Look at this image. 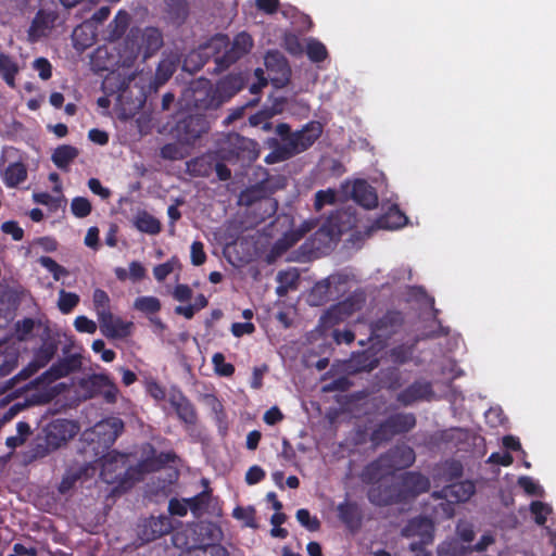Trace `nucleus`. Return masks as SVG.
<instances>
[{
  "mask_svg": "<svg viewBox=\"0 0 556 556\" xmlns=\"http://www.w3.org/2000/svg\"><path fill=\"white\" fill-rule=\"evenodd\" d=\"M164 38L160 28L148 26L146 28L131 27L119 47L118 55L123 66L130 67L138 58L147 61L163 47Z\"/></svg>",
  "mask_w": 556,
  "mask_h": 556,
  "instance_id": "f257e3e1",
  "label": "nucleus"
},
{
  "mask_svg": "<svg viewBox=\"0 0 556 556\" xmlns=\"http://www.w3.org/2000/svg\"><path fill=\"white\" fill-rule=\"evenodd\" d=\"M128 456L111 451L101 457L100 476L105 483H123L125 478L139 480L146 472H152L169 460L168 454H162L159 459L148 458L138 464L137 469L127 466Z\"/></svg>",
  "mask_w": 556,
  "mask_h": 556,
  "instance_id": "f03ea898",
  "label": "nucleus"
},
{
  "mask_svg": "<svg viewBox=\"0 0 556 556\" xmlns=\"http://www.w3.org/2000/svg\"><path fill=\"white\" fill-rule=\"evenodd\" d=\"M215 151L220 160L240 163L243 167L251 165L260 155L257 142L237 132L223 134L216 141Z\"/></svg>",
  "mask_w": 556,
  "mask_h": 556,
  "instance_id": "7ed1b4c3",
  "label": "nucleus"
},
{
  "mask_svg": "<svg viewBox=\"0 0 556 556\" xmlns=\"http://www.w3.org/2000/svg\"><path fill=\"white\" fill-rule=\"evenodd\" d=\"M229 46V39L226 35H216L214 36L207 48L219 50L220 48H227L223 55L215 58L216 68L219 71H225L231 64L237 62L240 58L250 52L253 47V39L251 35L245 31L239 33L235 36L231 46Z\"/></svg>",
  "mask_w": 556,
  "mask_h": 556,
  "instance_id": "20e7f679",
  "label": "nucleus"
},
{
  "mask_svg": "<svg viewBox=\"0 0 556 556\" xmlns=\"http://www.w3.org/2000/svg\"><path fill=\"white\" fill-rule=\"evenodd\" d=\"M249 77L244 73H230L222 77L215 88H211L206 92V98L198 106L204 110H216L225 102L229 101L233 96L241 91Z\"/></svg>",
  "mask_w": 556,
  "mask_h": 556,
  "instance_id": "39448f33",
  "label": "nucleus"
},
{
  "mask_svg": "<svg viewBox=\"0 0 556 556\" xmlns=\"http://www.w3.org/2000/svg\"><path fill=\"white\" fill-rule=\"evenodd\" d=\"M113 80H117L115 84V89H112L113 92L117 93V100L121 105L124 106V110L128 111H138L146 103V92L142 86H139L137 81H135V77L129 75L127 77L121 78L119 75L117 77H106L103 81V86L105 89H109L110 86L113 85Z\"/></svg>",
  "mask_w": 556,
  "mask_h": 556,
  "instance_id": "423d86ee",
  "label": "nucleus"
},
{
  "mask_svg": "<svg viewBox=\"0 0 556 556\" xmlns=\"http://www.w3.org/2000/svg\"><path fill=\"white\" fill-rule=\"evenodd\" d=\"M268 185V180L264 179L261 182L247 188L241 191L238 201L240 205L244 206L258 204V208L263 210L262 219L275 215L278 210L277 200L271 198L274 190L269 188Z\"/></svg>",
  "mask_w": 556,
  "mask_h": 556,
  "instance_id": "0eeeda50",
  "label": "nucleus"
},
{
  "mask_svg": "<svg viewBox=\"0 0 556 556\" xmlns=\"http://www.w3.org/2000/svg\"><path fill=\"white\" fill-rule=\"evenodd\" d=\"M123 430V420L117 417H111L99 421L92 429L85 431L84 438L86 441L98 445V447L93 446L92 448L96 451V454H99L98 448L104 451L111 447Z\"/></svg>",
  "mask_w": 556,
  "mask_h": 556,
  "instance_id": "6e6552de",
  "label": "nucleus"
},
{
  "mask_svg": "<svg viewBox=\"0 0 556 556\" xmlns=\"http://www.w3.org/2000/svg\"><path fill=\"white\" fill-rule=\"evenodd\" d=\"M405 323L404 314L397 309H388L370 325V339L376 340L380 348H387V342L402 331Z\"/></svg>",
  "mask_w": 556,
  "mask_h": 556,
  "instance_id": "1a4fd4ad",
  "label": "nucleus"
},
{
  "mask_svg": "<svg viewBox=\"0 0 556 556\" xmlns=\"http://www.w3.org/2000/svg\"><path fill=\"white\" fill-rule=\"evenodd\" d=\"M434 300H431V312L429 315L431 318L429 323L426 324L416 336L415 343H418L428 339H440L443 338L445 340L446 348H458L460 344H464V339L459 333L451 334V330L448 327H443L441 321L438 318L439 311L434 308Z\"/></svg>",
  "mask_w": 556,
  "mask_h": 556,
  "instance_id": "9d476101",
  "label": "nucleus"
},
{
  "mask_svg": "<svg viewBox=\"0 0 556 556\" xmlns=\"http://www.w3.org/2000/svg\"><path fill=\"white\" fill-rule=\"evenodd\" d=\"M172 529L173 523L169 516H151L138 522L137 536L142 543H149L169 533Z\"/></svg>",
  "mask_w": 556,
  "mask_h": 556,
  "instance_id": "9b49d317",
  "label": "nucleus"
},
{
  "mask_svg": "<svg viewBox=\"0 0 556 556\" xmlns=\"http://www.w3.org/2000/svg\"><path fill=\"white\" fill-rule=\"evenodd\" d=\"M208 130V122L204 115L190 114L178 121L176 132L178 139L186 143H194L204 132Z\"/></svg>",
  "mask_w": 556,
  "mask_h": 556,
  "instance_id": "f8f14e48",
  "label": "nucleus"
},
{
  "mask_svg": "<svg viewBox=\"0 0 556 556\" xmlns=\"http://www.w3.org/2000/svg\"><path fill=\"white\" fill-rule=\"evenodd\" d=\"M45 438L52 448H59L63 443L76 435L78 427L67 419H56L48 424L45 429Z\"/></svg>",
  "mask_w": 556,
  "mask_h": 556,
  "instance_id": "ddd939ff",
  "label": "nucleus"
},
{
  "mask_svg": "<svg viewBox=\"0 0 556 556\" xmlns=\"http://www.w3.org/2000/svg\"><path fill=\"white\" fill-rule=\"evenodd\" d=\"M264 63L271 75L270 79L277 86H285L291 77V68L286 56L278 50H269L265 54Z\"/></svg>",
  "mask_w": 556,
  "mask_h": 556,
  "instance_id": "4468645a",
  "label": "nucleus"
},
{
  "mask_svg": "<svg viewBox=\"0 0 556 556\" xmlns=\"http://www.w3.org/2000/svg\"><path fill=\"white\" fill-rule=\"evenodd\" d=\"M382 481L374 484L367 493L368 500L376 506H388L394 503L403 502L399 483L392 481Z\"/></svg>",
  "mask_w": 556,
  "mask_h": 556,
  "instance_id": "2eb2a0df",
  "label": "nucleus"
},
{
  "mask_svg": "<svg viewBox=\"0 0 556 556\" xmlns=\"http://www.w3.org/2000/svg\"><path fill=\"white\" fill-rule=\"evenodd\" d=\"M365 299L362 294L354 293L349 295L345 300L332 305L324 317L332 324L343 321L352 314L359 311Z\"/></svg>",
  "mask_w": 556,
  "mask_h": 556,
  "instance_id": "dca6fc26",
  "label": "nucleus"
},
{
  "mask_svg": "<svg viewBox=\"0 0 556 556\" xmlns=\"http://www.w3.org/2000/svg\"><path fill=\"white\" fill-rule=\"evenodd\" d=\"M70 351L71 350H64V356L45 372L43 378L46 380L51 382L81 368V355L70 354Z\"/></svg>",
  "mask_w": 556,
  "mask_h": 556,
  "instance_id": "f3484780",
  "label": "nucleus"
},
{
  "mask_svg": "<svg viewBox=\"0 0 556 556\" xmlns=\"http://www.w3.org/2000/svg\"><path fill=\"white\" fill-rule=\"evenodd\" d=\"M323 127L318 122L306 124L301 130L293 132L290 146L296 154L306 151L320 137Z\"/></svg>",
  "mask_w": 556,
  "mask_h": 556,
  "instance_id": "a211bd4d",
  "label": "nucleus"
},
{
  "mask_svg": "<svg viewBox=\"0 0 556 556\" xmlns=\"http://www.w3.org/2000/svg\"><path fill=\"white\" fill-rule=\"evenodd\" d=\"M361 479L365 483L378 484L382 481H394L395 477L384 455H381L364 468Z\"/></svg>",
  "mask_w": 556,
  "mask_h": 556,
  "instance_id": "6ab92c4d",
  "label": "nucleus"
},
{
  "mask_svg": "<svg viewBox=\"0 0 556 556\" xmlns=\"http://www.w3.org/2000/svg\"><path fill=\"white\" fill-rule=\"evenodd\" d=\"M399 485L402 500L407 501L427 492L430 488V481L419 472H405L401 476V484Z\"/></svg>",
  "mask_w": 556,
  "mask_h": 556,
  "instance_id": "aec40b11",
  "label": "nucleus"
},
{
  "mask_svg": "<svg viewBox=\"0 0 556 556\" xmlns=\"http://www.w3.org/2000/svg\"><path fill=\"white\" fill-rule=\"evenodd\" d=\"M433 399L434 391L432 386L426 380L415 381L396 396V400L404 406H409L418 401H431Z\"/></svg>",
  "mask_w": 556,
  "mask_h": 556,
  "instance_id": "412c9836",
  "label": "nucleus"
},
{
  "mask_svg": "<svg viewBox=\"0 0 556 556\" xmlns=\"http://www.w3.org/2000/svg\"><path fill=\"white\" fill-rule=\"evenodd\" d=\"M434 526L428 517L413 518L401 531L405 538H418L422 543L433 541Z\"/></svg>",
  "mask_w": 556,
  "mask_h": 556,
  "instance_id": "4be33fe9",
  "label": "nucleus"
},
{
  "mask_svg": "<svg viewBox=\"0 0 556 556\" xmlns=\"http://www.w3.org/2000/svg\"><path fill=\"white\" fill-rule=\"evenodd\" d=\"M98 321L102 333L112 339H124L131 333L134 328L131 321H124L119 317H114L113 314L106 315Z\"/></svg>",
  "mask_w": 556,
  "mask_h": 556,
  "instance_id": "5701e85b",
  "label": "nucleus"
},
{
  "mask_svg": "<svg viewBox=\"0 0 556 556\" xmlns=\"http://www.w3.org/2000/svg\"><path fill=\"white\" fill-rule=\"evenodd\" d=\"M350 194L364 208L371 210L378 205L377 192L365 179H356L352 185Z\"/></svg>",
  "mask_w": 556,
  "mask_h": 556,
  "instance_id": "b1692460",
  "label": "nucleus"
},
{
  "mask_svg": "<svg viewBox=\"0 0 556 556\" xmlns=\"http://www.w3.org/2000/svg\"><path fill=\"white\" fill-rule=\"evenodd\" d=\"M215 159H219L215 150L193 157L186 163V172L192 177H208L214 172Z\"/></svg>",
  "mask_w": 556,
  "mask_h": 556,
  "instance_id": "393cba45",
  "label": "nucleus"
},
{
  "mask_svg": "<svg viewBox=\"0 0 556 556\" xmlns=\"http://www.w3.org/2000/svg\"><path fill=\"white\" fill-rule=\"evenodd\" d=\"M392 471L405 469L415 462V452L408 445H397L383 454Z\"/></svg>",
  "mask_w": 556,
  "mask_h": 556,
  "instance_id": "a878e982",
  "label": "nucleus"
},
{
  "mask_svg": "<svg viewBox=\"0 0 556 556\" xmlns=\"http://www.w3.org/2000/svg\"><path fill=\"white\" fill-rule=\"evenodd\" d=\"M165 20L168 24L176 27L181 26L187 21L190 8L187 0H164Z\"/></svg>",
  "mask_w": 556,
  "mask_h": 556,
  "instance_id": "bb28decb",
  "label": "nucleus"
},
{
  "mask_svg": "<svg viewBox=\"0 0 556 556\" xmlns=\"http://www.w3.org/2000/svg\"><path fill=\"white\" fill-rule=\"evenodd\" d=\"M54 20L55 16L52 13L39 10L33 18L27 31L28 40L36 42L41 37L46 36L47 31L52 27Z\"/></svg>",
  "mask_w": 556,
  "mask_h": 556,
  "instance_id": "cd10ccee",
  "label": "nucleus"
},
{
  "mask_svg": "<svg viewBox=\"0 0 556 556\" xmlns=\"http://www.w3.org/2000/svg\"><path fill=\"white\" fill-rule=\"evenodd\" d=\"M169 403L181 421L189 425L195 424L197 413L192 404L180 392H173L169 395Z\"/></svg>",
  "mask_w": 556,
  "mask_h": 556,
  "instance_id": "c85d7f7f",
  "label": "nucleus"
},
{
  "mask_svg": "<svg viewBox=\"0 0 556 556\" xmlns=\"http://www.w3.org/2000/svg\"><path fill=\"white\" fill-rule=\"evenodd\" d=\"M475 493V485L470 481H463L445 486L440 492V497L450 502H466Z\"/></svg>",
  "mask_w": 556,
  "mask_h": 556,
  "instance_id": "c756f323",
  "label": "nucleus"
},
{
  "mask_svg": "<svg viewBox=\"0 0 556 556\" xmlns=\"http://www.w3.org/2000/svg\"><path fill=\"white\" fill-rule=\"evenodd\" d=\"M331 279L332 277H328L313 286L307 295V303L311 306H321L332 299Z\"/></svg>",
  "mask_w": 556,
  "mask_h": 556,
  "instance_id": "7c9ffc66",
  "label": "nucleus"
},
{
  "mask_svg": "<svg viewBox=\"0 0 556 556\" xmlns=\"http://www.w3.org/2000/svg\"><path fill=\"white\" fill-rule=\"evenodd\" d=\"M371 350H364L357 352L345 363V371L349 374H355L363 370H372L377 366V358L369 355L368 352Z\"/></svg>",
  "mask_w": 556,
  "mask_h": 556,
  "instance_id": "2f4dec72",
  "label": "nucleus"
},
{
  "mask_svg": "<svg viewBox=\"0 0 556 556\" xmlns=\"http://www.w3.org/2000/svg\"><path fill=\"white\" fill-rule=\"evenodd\" d=\"M78 154L79 151L76 147L62 144L53 151L51 160L58 168L68 170L71 163L78 156Z\"/></svg>",
  "mask_w": 556,
  "mask_h": 556,
  "instance_id": "473e14b6",
  "label": "nucleus"
},
{
  "mask_svg": "<svg viewBox=\"0 0 556 556\" xmlns=\"http://www.w3.org/2000/svg\"><path fill=\"white\" fill-rule=\"evenodd\" d=\"M27 179V168L22 162H14L3 172V182L9 188H15Z\"/></svg>",
  "mask_w": 556,
  "mask_h": 556,
  "instance_id": "72a5a7b5",
  "label": "nucleus"
},
{
  "mask_svg": "<svg viewBox=\"0 0 556 556\" xmlns=\"http://www.w3.org/2000/svg\"><path fill=\"white\" fill-rule=\"evenodd\" d=\"M134 225L139 231L152 236L159 235L162 230L161 222L147 211L138 212Z\"/></svg>",
  "mask_w": 556,
  "mask_h": 556,
  "instance_id": "f704fd0d",
  "label": "nucleus"
},
{
  "mask_svg": "<svg viewBox=\"0 0 556 556\" xmlns=\"http://www.w3.org/2000/svg\"><path fill=\"white\" fill-rule=\"evenodd\" d=\"M42 336L46 337V341L40 348H76L71 336L54 331L49 326L45 327Z\"/></svg>",
  "mask_w": 556,
  "mask_h": 556,
  "instance_id": "c9c22d12",
  "label": "nucleus"
},
{
  "mask_svg": "<svg viewBox=\"0 0 556 556\" xmlns=\"http://www.w3.org/2000/svg\"><path fill=\"white\" fill-rule=\"evenodd\" d=\"M72 38L76 49L85 50L94 43L96 34L90 23H84L74 28Z\"/></svg>",
  "mask_w": 556,
  "mask_h": 556,
  "instance_id": "e433bc0d",
  "label": "nucleus"
},
{
  "mask_svg": "<svg viewBox=\"0 0 556 556\" xmlns=\"http://www.w3.org/2000/svg\"><path fill=\"white\" fill-rule=\"evenodd\" d=\"M407 222V216L397 206H392L377 220V224L383 229H397L405 226Z\"/></svg>",
  "mask_w": 556,
  "mask_h": 556,
  "instance_id": "4c0bfd02",
  "label": "nucleus"
},
{
  "mask_svg": "<svg viewBox=\"0 0 556 556\" xmlns=\"http://www.w3.org/2000/svg\"><path fill=\"white\" fill-rule=\"evenodd\" d=\"M130 23V15L124 10H119L113 21L109 24V40L121 39L127 31Z\"/></svg>",
  "mask_w": 556,
  "mask_h": 556,
  "instance_id": "58836bf2",
  "label": "nucleus"
},
{
  "mask_svg": "<svg viewBox=\"0 0 556 556\" xmlns=\"http://www.w3.org/2000/svg\"><path fill=\"white\" fill-rule=\"evenodd\" d=\"M389 427L396 434L405 433L416 426V417L412 413H400L390 416L388 419Z\"/></svg>",
  "mask_w": 556,
  "mask_h": 556,
  "instance_id": "ea45409f",
  "label": "nucleus"
},
{
  "mask_svg": "<svg viewBox=\"0 0 556 556\" xmlns=\"http://www.w3.org/2000/svg\"><path fill=\"white\" fill-rule=\"evenodd\" d=\"M18 73L17 63L3 52H0V76L10 87H15V76Z\"/></svg>",
  "mask_w": 556,
  "mask_h": 556,
  "instance_id": "a19ab883",
  "label": "nucleus"
},
{
  "mask_svg": "<svg viewBox=\"0 0 556 556\" xmlns=\"http://www.w3.org/2000/svg\"><path fill=\"white\" fill-rule=\"evenodd\" d=\"M90 470L89 467L83 466L68 469L59 485L60 493H67L78 480L89 477Z\"/></svg>",
  "mask_w": 556,
  "mask_h": 556,
  "instance_id": "79ce46f5",
  "label": "nucleus"
},
{
  "mask_svg": "<svg viewBox=\"0 0 556 556\" xmlns=\"http://www.w3.org/2000/svg\"><path fill=\"white\" fill-rule=\"evenodd\" d=\"M92 302L94 306V311L98 316V320L104 318L106 315H111V305H110V296L102 289H96L92 295Z\"/></svg>",
  "mask_w": 556,
  "mask_h": 556,
  "instance_id": "37998d69",
  "label": "nucleus"
},
{
  "mask_svg": "<svg viewBox=\"0 0 556 556\" xmlns=\"http://www.w3.org/2000/svg\"><path fill=\"white\" fill-rule=\"evenodd\" d=\"M280 112L281 109H277L276 105L269 109L261 110L249 117L250 125L262 126L263 129L269 130L271 128V123L269 119Z\"/></svg>",
  "mask_w": 556,
  "mask_h": 556,
  "instance_id": "c03bdc74",
  "label": "nucleus"
},
{
  "mask_svg": "<svg viewBox=\"0 0 556 556\" xmlns=\"http://www.w3.org/2000/svg\"><path fill=\"white\" fill-rule=\"evenodd\" d=\"M186 556H229L227 549L219 544H205L189 547Z\"/></svg>",
  "mask_w": 556,
  "mask_h": 556,
  "instance_id": "a18cd8bd",
  "label": "nucleus"
},
{
  "mask_svg": "<svg viewBox=\"0 0 556 556\" xmlns=\"http://www.w3.org/2000/svg\"><path fill=\"white\" fill-rule=\"evenodd\" d=\"M468 553L469 548L456 540L444 541L437 548L438 556H465Z\"/></svg>",
  "mask_w": 556,
  "mask_h": 556,
  "instance_id": "49530a36",
  "label": "nucleus"
},
{
  "mask_svg": "<svg viewBox=\"0 0 556 556\" xmlns=\"http://www.w3.org/2000/svg\"><path fill=\"white\" fill-rule=\"evenodd\" d=\"M176 71V65L173 61L162 60L155 71L154 74V85L161 86L164 85L168 79L174 75Z\"/></svg>",
  "mask_w": 556,
  "mask_h": 556,
  "instance_id": "de8ad7c7",
  "label": "nucleus"
},
{
  "mask_svg": "<svg viewBox=\"0 0 556 556\" xmlns=\"http://www.w3.org/2000/svg\"><path fill=\"white\" fill-rule=\"evenodd\" d=\"M134 308L146 314H156L161 309V302L155 296H139L134 302Z\"/></svg>",
  "mask_w": 556,
  "mask_h": 556,
  "instance_id": "09e8293b",
  "label": "nucleus"
},
{
  "mask_svg": "<svg viewBox=\"0 0 556 556\" xmlns=\"http://www.w3.org/2000/svg\"><path fill=\"white\" fill-rule=\"evenodd\" d=\"M109 381L110 379L105 375H92L88 379H84L81 381V387L88 390L89 396H93L94 394L100 393Z\"/></svg>",
  "mask_w": 556,
  "mask_h": 556,
  "instance_id": "8fccbe9b",
  "label": "nucleus"
},
{
  "mask_svg": "<svg viewBox=\"0 0 556 556\" xmlns=\"http://www.w3.org/2000/svg\"><path fill=\"white\" fill-rule=\"evenodd\" d=\"M306 54L312 62L319 63L327 59L326 46L318 40H309L306 47Z\"/></svg>",
  "mask_w": 556,
  "mask_h": 556,
  "instance_id": "3c124183",
  "label": "nucleus"
},
{
  "mask_svg": "<svg viewBox=\"0 0 556 556\" xmlns=\"http://www.w3.org/2000/svg\"><path fill=\"white\" fill-rule=\"evenodd\" d=\"M79 303L78 294L61 290L59 294L58 307L63 314H70Z\"/></svg>",
  "mask_w": 556,
  "mask_h": 556,
  "instance_id": "603ef678",
  "label": "nucleus"
},
{
  "mask_svg": "<svg viewBox=\"0 0 556 556\" xmlns=\"http://www.w3.org/2000/svg\"><path fill=\"white\" fill-rule=\"evenodd\" d=\"M53 350H38V354L36 359L29 363L28 367L23 369V374L25 372V377H30L35 374L39 368L43 367L52 357Z\"/></svg>",
  "mask_w": 556,
  "mask_h": 556,
  "instance_id": "864d4df0",
  "label": "nucleus"
},
{
  "mask_svg": "<svg viewBox=\"0 0 556 556\" xmlns=\"http://www.w3.org/2000/svg\"><path fill=\"white\" fill-rule=\"evenodd\" d=\"M71 211L77 218H85L90 215L92 205L85 197H76L72 200Z\"/></svg>",
  "mask_w": 556,
  "mask_h": 556,
  "instance_id": "5fc2aeb1",
  "label": "nucleus"
},
{
  "mask_svg": "<svg viewBox=\"0 0 556 556\" xmlns=\"http://www.w3.org/2000/svg\"><path fill=\"white\" fill-rule=\"evenodd\" d=\"M36 321L30 317H26L22 320H17L14 324V333L18 341H25L31 334L35 328Z\"/></svg>",
  "mask_w": 556,
  "mask_h": 556,
  "instance_id": "6e6d98bb",
  "label": "nucleus"
},
{
  "mask_svg": "<svg viewBox=\"0 0 556 556\" xmlns=\"http://www.w3.org/2000/svg\"><path fill=\"white\" fill-rule=\"evenodd\" d=\"M39 263L43 266L48 271H50L55 280H60L62 276H66L68 274L67 269L55 262L50 256H41L39 258Z\"/></svg>",
  "mask_w": 556,
  "mask_h": 556,
  "instance_id": "4d7b16f0",
  "label": "nucleus"
},
{
  "mask_svg": "<svg viewBox=\"0 0 556 556\" xmlns=\"http://www.w3.org/2000/svg\"><path fill=\"white\" fill-rule=\"evenodd\" d=\"M337 193L333 189L319 190L315 193L314 207L320 211L326 205L334 204Z\"/></svg>",
  "mask_w": 556,
  "mask_h": 556,
  "instance_id": "13d9d810",
  "label": "nucleus"
},
{
  "mask_svg": "<svg viewBox=\"0 0 556 556\" xmlns=\"http://www.w3.org/2000/svg\"><path fill=\"white\" fill-rule=\"evenodd\" d=\"M339 516L346 525L352 526L358 518L357 506L352 503H343L338 506Z\"/></svg>",
  "mask_w": 556,
  "mask_h": 556,
  "instance_id": "bf43d9fd",
  "label": "nucleus"
},
{
  "mask_svg": "<svg viewBox=\"0 0 556 556\" xmlns=\"http://www.w3.org/2000/svg\"><path fill=\"white\" fill-rule=\"evenodd\" d=\"M296 519L309 531H317L320 528V521L316 517H312L307 509H299L296 511Z\"/></svg>",
  "mask_w": 556,
  "mask_h": 556,
  "instance_id": "052dcab7",
  "label": "nucleus"
},
{
  "mask_svg": "<svg viewBox=\"0 0 556 556\" xmlns=\"http://www.w3.org/2000/svg\"><path fill=\"white\" fill-rule=\"evenodd\" d=\"M394 435L395 433L393 432L391 427H389L388 420H384L382 424L378 426L377 429L374 430L371 434V440L375 443H381L390 441Z\"/></svg>",
  "mask_w": 556,
  "mask_h": 556,
  "instance_id": "680f3d73",
  "label": "nucleus"
},
{
  "mask_svg": "<svg viewBox=\"0 0 556 556\" xmlns=\"http://www.w3.org/2000/svg\"><path fill=\"white\" fill-rule=\"evenodd\" d=\"M260 102V97H256V98H253L251 100H249L247 103H244L243 105H240V106H237L235 109H232L229 113V115L225 118L224 121V124L225 125H230L232 124L233 122L240 119L243 117L244 115V111L249 106H254L256 105L257 103Z\"/></svg>",
  "mask_w": 556,
  "mask_h": 556,
  "instance_id": "e2e57ef3",
  "label": "nucleus"
},
{
  "mask_svg": "<svg viewBox=\"0 0 556 556\" xmlns=\"http://www.w3.org/2000/svg\"><path fill=\"white\" fill-rule=\"evenodd\" d=\"M531 513L534 515L535 522L540 526L546 521V516L552 511V508L543 502H533L530 506Z\"/></svg>",
  "mask_w": 556,
  "mask_h": 556,
  "instance_id": "0e129e2a",
  "label": "nucleus"
},
{
  "mask_svg": "<svg viewBox=\"0 0 556 556\" xmlns=\"http://www.w3.org/2000/svg\"><path fill=\"white\" fill-rule=\"evenodd\" d=\"M208 493L202 492L199 495L188 498L189 509L195 517H199L207 505Z\"/></svg>",
  "mask_w": 556,
  "mask_h": 556,
  "instance_id": "69168bd1",
  "label": "nucleus"
},
{
  "mask_svg": "<svg viewBox=\"0 0 556 556\" xmlns=\"http://www.w3.org/2000/svg\"><path fill=\"white\" fill-rule=\"evenodd\" d=\"M213 364L215 371L220 376H231L235 371V367L225 362V356L222 353H216L213 356Z\"/></svg>",
  "mask_w": 556,
  "mask_h": 556,
  "instance_id": "338daca9",
  "label": "nucleus"
},
{
  "mask_svg": "<svg viewBox=\"0 0 556 556\" xmlns=\"http://www.w3.org/2000/svg\"><path fill=\"white\" fill-rule=\"evenodd\" d=\"M34 68L38 72L42 80H48L52 76V65L46 58H38L34 61Z\"/></svg>",
  "mask_w": 556,
  "mask_h": 556,
  "instance_id": "774afa93",
  "label": "nucleus"
}]
</instances>
